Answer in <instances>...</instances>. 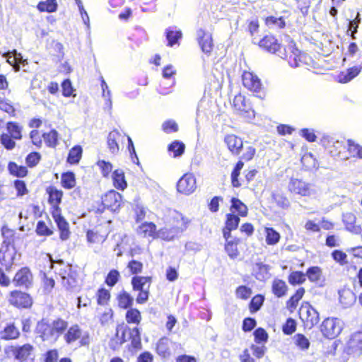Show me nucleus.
<instances>
[{
    "label": "nucleus",
    "mask_w": 362,
    "mask_h": 362,
    "mask_svg": "<svg viewBox=\"0 0 362 362\" xmlns=\"http://www.w3.org/2000/svg\"><path fill=\"white\" fill-rule=\"evenodd\" d=\"M7 132L0 134V144L8 151L16 147V140L20 141L23 138V127L16 122L9 121L6 124Z\"/></svg>",
    "instance_id": "nucleus-1"
},
{
    "label": "nucleus",
    "mask_w": 362,
    "mask_h": 362,
    "mask_svg": "<svg viewBox=\"0 0 362 362\" xmlns=\"http://www.w3.org/2000/svg\"><path fill=\"white\" fill-rule=\"evenodd\" d=\"M343 322L337 317H327L322 323L320 331L322 335L327 339L336 338L342 331Z\"/></svg>",
    "instance_id": "nucleus-2"
},
{
    "label": "nucleus",
    "mask_w": 362,
    "mask_h": 362,
    "mask_svg": "<svg viewBox=\"0 0 362 362\" xmlns=\"http://www.w3.org/2000/svg\"><path fill=\"white\" fill-rule=\"evenodd\" d=\"M258 45L264 50L276 54L281 58L286 56L285 48L278 42V40L273 35H265L258 42Z\"/></svg>",
    "instance_id": "nucleus-3"
},
{
    "label": "nucleus",
    "mask_w": 362,
    "mask_h": 362,
    "mask_svg": "<svg viewBox=\"0 0 362 362\" xmlns=\"http://www.w3.org/2000/svg\"><path fill=\"white\" fill-rule=\"evenodd\" d=\"M8 302L19 309H29L33 304V298L30 294L18 290L10 292Z\"/></svg>",
    "instance_id": "nucleus-4"
},
{
    "label": "nucleus",
    "mask_w": 362,
    "mask_h": 362,
    "mask_svg": "<svg viewBox=\"0 0 362 362\" xmlns=\"http://www.w3.org/2000/svg\"><path fill=\"white\" fill-rule=\"evenodd\" d=\"M34 347L30 344H25L21 346H8L4 348V353L7 356L11 354L15 360L23 362L28 359L33 351Z\"/></svg>",
    "instance_id": "nucleus-5"
},
{
    "label": "nucleus",
    "mask_w": 362,
    "mask_h": 362,
    "mask_svg": "<svg viewBox=\"0 0 362 362\" xmlns=\"http://www.w3.org/2000/svg\"><path fill=\"white\" fill-rule=\"evenodd\" d=\"M233 106L240 116L251 120L255 118V111L248 100L242 95H235L233 99Z\"/></svg>",
    "instance_id": "nucleus-6"
},
{
    "label": "nucleus",
    "mask_w": 362,
    "mask_h": 362,
    "mask_svg": "<svg viewBox=\"0 0 362 362\" xmlns=\"http://www.w3.org/2000/svg\"><path fill=\"white\" fill-rule=\"evenodd\" d=\"M177 190L179 193L189 195L197 189V182L192 173L184 174L177 182Z\"/></svg>",
    "instance_id": "nucleus-7"
},
{
    "label": "nucleus",
    "mask_w": 362,
    "mask_h": 362,
    "mask_svg": "<svg viewBox=\"0 0 362 362\" xmlns=\"http://www.w3.org/2000/svg\"><path fill=\"white\" fill-rule=\"evenodd\" d=\"M122 196L115 190H110L102 197V203L105 208L115 211L122 205Z\"/></svg>",
    "instance_id": "nucleus-8"
},
{
    "label": "nucleus",
    "mask_w": 362,
    "mask_h": 362,
    "mask_svg": "<svg viewBox=\"0 0 362 362\" xmlns=\"http://www.w3.org/2000/svg\"><path fill=\"white\" fill-rule=\"evenodd\" d=\"M300 318L306 323L310 328L317 325L320 321V315L317 310L310 304L303 305L300 309Z\"/></svg>",
    "instance_id": "nucleus-9"
},
{
    "label": "nucleus",
    "mask_w": 362,
    "mask_h": 362,
    "mask_svg": "<svg viewBox=\"0 0 362 362\" xmlns=\"http://www.w3.org/2000/svg\"><path fill=\"white\" fill-rule=\"evenodd\" d=\"M35 333L39 335L42 341H57L50 323L44 319L37 322L35 327Z\"/></svg>",
    "instance_id": "nucleus-10"
},
{
    "label": "nucleus",
    "mask_w": 362,
    "mask_h": 362,
    "mask_svg": "<svg viewBox=\"0 0 362 362\" xmlns=\"http://www.w3.org/2000/svg\"><path fill=\"white\" fill-rule=\"evenodd\" d=\"M33 274L28 267H23L14 276L13 283L16 286L28 288L32 284Z\"/></svg>",
    "instance_id": "nucleus-11"
},
{
    "label": "nucleus",
    "mask_w": 362,
    "mask_h": 362,
    "mask_svg": "<svg viewBox=\"0 0 362 362\" xmlns=\"http://www.w3.org/2000/svg\"><path fill=\"white\" fill-rule=\"evenodd\" d=\"M288 189L290 192L301 196L310 195V184L298 178H291Z\"/></svg>",
    "instance_id": "nucleus-12"
},
{
    "label": "nucleus",
    "mask_w": 362,
    "mask_h": 362,
    "mask_svg": "<svg viewBox=\"0 0 362 362\" xmlns=\"http://www.w3.org/2000/svg\"><path fill=\"white\" fill-rule=\"evenodd\" d=\"M197 40L202 51L206 54H210L214 47L211 34L199 29L197 31Z\"/></svg>",
    "instance_id": "nucleus-13"
},
{
    "label": "nucleus",
    "mask_w": 362,
    "mask_h": 362,
    "mask_svg": "<svg viewBox=\"0 0 362 362\" xmlns=\"http://www.w3.org/2000/svg\"><path fill=\"white\" fill-rule=\"evenodd\" d=\"M346 349L349 354H361L362 351V329L351 334L347 343Z\"/></svg>",
    "instance_id": "nucleus-14"
},
{
    "label": "nucleus",
    "mask_w": 362,
    "mask_h": 362,
    "mask_svg": "<svg viewBox=\"0 0 362 362\" xmlns=\"http://www.w3.org/2000/svg\"><path fill=\"white\" fill-rule=\"evenodd\" d=\"M305 278L308 277V280L316 284L319 287H322L325 285V278L322 275V270L318 266H312L307 269L305 273Z\"/></svg>",
    "instance_id": "nucleus-15"
},
{
    "label": "nucleus",
    "mask_w": 362,
    "mask_h": 362,
    "mask_svg": "<svg viewBox=\"0 0 362 362\" xmlns=\"http://www.w3.org/2000/svg\"><path fill=\"white\" fill-rule=\"evenodd\" d=\"M127 329H129V327L124 324L117 326L115 337L112 338L110 341L111 349H115L116 346L122 345L127 341L126 332Z\"/></svg>",
    "instance_id": "nucleus-16"
},
{
    "label": "nucleus",
    "mask_w": 362,
    "mask_h": 362,
    "mask_svg": "<svg viewBox=\"0 0 362 362\" xmlns=\"http://www.w3.org/2000/svg\"><path fill=\"white\" fill-rule=\"evenodd\" d=\"M339 302L345 308L352 306L356 301L355 293L348 288H344L339 291Z\"/></svg>",
    "instance_id": "nucleus-17"
},
{
    "label": "nucleus",
    "mask_w": 362,
    "mask_h": 362,
    "mask_svg": "<svg viewBox=\"0 0 362 362\" xmlns=\"http://www.w3.org/2000/svg\"><path fill=\"white\" fill-rule=\"evenodd\" d=\"M20 331L14 322L6 323L0 332V338L4 340H14L20 337Z\"/></svg>",
    "instance_id": "nucleus-18"
},
{
    "label": "nucleus",
    "mask_w": 362,
    "mask_h": 362,
    "mask_svg": "<svg viewBox=\"0 0 362 362\" xmlns=\"http://www.w3.org/2000/svg\"><path fill=\"white\" fill-rule=\"evenodd\" d=\"M225 143L230 151L234 155H239L243 148V143L240 137L234 134L227 135L225 137Z\"/></svg>",
    "instance_id": "nucleus-19"
},
{
    "label": "nucleus",
    "mask_w": 362,
    "mask_h": 362,
    "mask_svg": "<svg viewBox=\"0 0 362 362\" xmlns=\"http://www.w3.org/2000/svg\"><path fill=\"white\" fill-rule=\"evenodd\" d=\"M152 278L151 276H134L131 279L132 289L134 291H144L146 286L150 288Z\"/></svg>",
    "instance_id": "nucleus-20"
},
{
    "label": "nucleus",
    "mask_w": 362,
    "mask_h": 362,
    "mask_svg": "<svg viewBox=\"0 0 362 362\" xmlns=\"http://www.w3.org/2000/svg\"><path fill=\"white\" fill-rule=\"evenodd\" d=\"M112 180L113 185L117 189L124 191L127 187V182L123 170H115L112 174Z\"/></svg>",
    "instance_id": "nucleus-21"
},
{
    "label": "nucleus",
    "mask_w": 362,
    "mask_h": 362,
    "mask_svg": "<svg viewBox=\"0 0 362 362\" xmlns=\"http://www.w3.org/2000/svg\"><path fill=\"white\" fill-rule=\"evenodd\" d=\"M3 57L6 62L11 65L16 71L20 70V64L23 61V56L21 53L17 52L16 49L8 51L3 54Z\"/></svg>",
    "instance_id": "nucleus-22"
},
{
    "label": "nucleus",
    "mask_w": 362,
    "mask_h": 362,
    "mask_svg": "<svg viewBox=\"0 0 362 362\" xmlns=\"http://www.w3.org/2000/svg\"><path fill=\"white\" fill-rule=\"evenodd\" d=\"M81 336L82 329L78 325L75 324L67 328L66 332L64 334V339L67 344H71L81 339Z\"/></svg>",
    "instance_id": "nucleus-23"
},
{
    "label": "nucleus",
    "mask_w": 362,
    "mask_h": 362,
    "mask_svg": "<svg viewBox=\"0 0 362 362\" xmlns=\"http://www.w3.org/2000/svg\"><path fill=\"white\" fill-rule=\"evenodd\" d=\"M165 34L168 40L167 45L168 47H173L175 45H179V41L182 37V31L177 29L176 27H169L166 28Z\"/></svg>",
    "instance_id": "nucleus-24"
},
{
    "label": "nucleus",
    "mask_w": 362,
    "mask_h": 362,
    "mask_svg": "<svg viewBox=\"0 0 362 362\" xmlns=\"http://www.w3.org/2000/svg\"><path fill=\"white\" fill-rule=\"evenodd\" d=\"M271 267L262 262H257L253 268L255 276L258 281H265L270 277Z\"/></svg>",
    "instance_id": "nucleus-25"
},
{
    "label": "nucleus",
    "mask_w": 362,
    "mask_h": 362,
    "mask_svg": "<svg viewBox=\"0 0 362 362\" xmlns=\"http://www.w3.org/2000/svg\"><path fill=\"white\" fill-rule=\"evenodd\" d=\"M243 83L245 87L255 92H258L262 86L260 79L250 73L243 75Z\"/></svg>",
    "instance_id": "nucleus-26"
},
{
    "label": "nucleus",
    "mask_w": 362,
    "mask_h": 362,
    "mask_svg": "<svg viewBox=\"0 0 362 362\" xmlns=\"http://www.w3.org/2000/svg\"><path fill=\"white\" fill-rule=\"evenodd\" d=\"M180 233L179 227L163 228L158 230L156 233V238H160L163 240L170 241Z\"/></svg>",
    "instance_id": "nucleus-27"
},
{
    "label": "nucleus",
    "mask_w": 362,
    "mask_h": 362,
    "mask_svg": "<svg viewBox=\"0 0 362 362\" xmlns=\"http://www.w3.org/2000/svg\"><path fill=\"white\" fill-rule=\"evenodd\" d=\"M230 203V210L231 213H237L239 217H245L247 216V206L240 199L236 197H232Z\"/></svg>",
    "instance_id": "nucleus-28"
},
{
    "label": "nucleus",
    "mask_w": 362,
    "mask_h": 362,
    "mask_svg": "<svg viewBox=\"0 0 362 362\" xmlns=\"http://www.w3.org/2000/svg\"><path fill=\"white\" fill-rule=\"evenodd\" d=\"M288 289V286L284 280L277 278L273 280L272 291L276 297L279 298L284 297L286 295Z\"/></svg>",
    "instance_id": "nucleus-29"
},
{
    "label": "nucleus",
    "mask_w": 362,
    "mask_h": 362,
    "mask_svg": "<svg viewBox=\"0 0 362 362\" xmlns=\"http://www.w3.org/2000/svg\"><path fill=\"white\" fill-rule=\"evenodd\" d=\"M78 273L76 270L69 272V275L62 279L63 286L70 291H74L78 287Z\"/></svg>",
    "instance_id": "nucleus-30"
},
{
    "label": "nucleus",
    "mask_w": 362,
    "mask_h": 362,
    "mask_svg": "<svg viewBox=\"0 0 362 362\" xmlns=\"http://www.w3.org/2000/svg\"><path fill=\"white\" fill-rule=\"evenodd\" d=\"M48 194V203L51 206L59 205L62 202L63 192L54 186H49L46 189Z\"/></svg>",
    "instance_id": "nucleus-31"
},
{
    "label": "nucleus",
    "mask_w": 362,
    "mask_h": 362,
    "mask_svg": "<svg viewBox=\"0 0 362 362\" xmlns=\"http://www.w3.org/2000/svg\"><path fill=\"white\" fill-rule=\"evenodd\" d=\"M121 137L120 133L115 129L110 132L107 136V146L110 151L113 153H117L119 150L118 141Z\"/></svg>",
    "instance_id": "nucleus-32"
},
{
    "label": "nucleus",
    "mask_w": 362,
    "mask_h": 362,
    "mask_svg": "<svg viewBox=\"0 0 362 362\" xmlns=\"http://www.w3.org/2000/svg\"><path fill=\"white\" fill-rule=\"evenodd\" d=\"M361 69L362 66L360 65L349 68L346 69V72H341L340 74L339 82L345 83L351 81L360 74Z\"/></svg>",
    "instance_id": "nucleus-33"
},
{
    "label": "nucleus",
    "mask_w": 362,
    "mask_h": 362,
    "mask_svg": "<svg viewBox=\"0 0 362 362\" xmlns=\"http://www.w3.org/2000/svg\"><path fill=\"white\" fill-rule=\"evenodd\" d=\"M50 325L57 340L59 337L64 334V332L67 329L68 322L59 317L56 320H54L50 323Z\"/></svg>",
    "instance_id": "nucleus-34"
},
{
    "label": "nucleus",
    "mask_w": 362,
    "mask_h": 362,
    "mask_svg": "<svg viewBox=\"0 0 362 362\" xmlns=\"http://www.w3.org/2000/svg\"><path fill=\"white\" fill-rule=\"evenodd\" d=\"M305 293V290L303 287H300L298 288L295 293L292 295L289 299L286 302V308L291 311L293 312L298 306L299 301L302 299L304 294Z\"/></svg>",
    "instance_id": "nucleus-35"
},
{
    "label": "nucleus",
    "mask_w": 362,
    "mask_h": 362,
    "mask_svg": "<svg viewBox=\"0 0 362 362\" xmlns=\"http://www.w3.org/2000/svg\"><path fill=\"white\" fill-rule=\"evenodd\" d=\"M117 299L119 307L124 310L132 308L134 303V298L124 290L118 294Z\"/></svg>",
    "instance_id": "nucleus-36"
},
{
    "label": "nucleus",
    "mask_w": 362,
    "mask_h": 362,
    "mask_svg": "<svg viewBox=\"0 0 362 362\" xmlns=\"http://www.w3.org/2000/svg\"><path fill=\"white\" fill-rule=\"evenodd\" d=\"M156 352L164 359L170 356L169 339L167 337H162L158 340L156 345Z\"/></svg>",
    "instance_id": "nucleus-37"
},
{
    "label": "nucleus",
    "mask_w": 362,
    "mask_h": 362,
    "mask_svg": "<svg viewBox=\"0 0 362 362\" xmlns=\"http://www.w3.org/2000/svg\"><path fill=\"white\" fill-rule=\"evenodd\" d=\"M83 153V148L79 145L72 147L68 153L66 162L71 165H76L79 163Z\"/></svg>",
    "instance_id": "nucleus-38"
},
{
    "label": "nucleus",
    "mask_w": 362,
    "mask_h": 362,
    "mask_svg": "<svg viewBox=\"0 0 362 362\" xmlns=\"http://www.w3.org/2000/svg\"><path fill=\"white\" fill-rule=\"evenodd\" d=\"M272 200L276 204L277 206L284 210H287L291 206V203L287 197L282 192H274L272 194Z\"/></svg>",
    "instance_id": "nucleus-39"
},
{
    "label": "nucleus",
    "mask_w": 362,
    "mask_h": 362,
    "mask_svg": "<svg viewBox=\"0 0 362 362\" xmlns=\"http://www.w3.org/2000/svg\"><path fill=\"white\" fill-rule=\"evenodd\" d=\"M8 170L9 173L18 177H24L28 174V169L23 165H18L13 161H10L8 164Z\"/></svg>",
    "instance_id": "nucleus-40"
},
{
    "label": "nucleus",
    "mask_w": 362,
    "mask_h": 362,
    "mask_svg": "<svg viewBox=\"0 0 362 362\" xmlns=\"http://www.w3.org/2000/svg\"><path fill=\"white\" fill-rule=\"evenodd\" d=\"M62 186L67 189H72L76 185L75 174L72 171L63 173L61 175Z\"/></svg>",
    "instance_id": "nucleus-41"
},
{
    "label": "nucleus",
    "mask_w": 362,
    "mask_h": 362,
    "mask_svg": "<svg viewBox=\"0 0 362 362\" xmlns=\"http://www.w3.org/2000/svg\"><path fill=\"white\" fill-rule=\"evenodd\" d=\"M138 233L144 236L156 238V226L153 222L143 223L138 228Z\"/></svg>",
    "instance_id": "nucleus-42"
},
{
    "label": "nucleus",
    "mask_w": 362,
    "mask_h": 362,
    "mask_svg": "<svg viewBox=\"0 0 362 362\" xmlns=\"http://www.w3.org/2000/svg\"><path fill=\"white\" fill-rule=\"evenodd\" d=\"M42 138L48 147L55 148L58 145L59 134L57 130L52 129L47 133H43Z\"/></svg>",
    "instance_id": "nucleus-43"
},
{
    "label": "nucleus",
    "mask_w": 362,
    "mask_h": 362,
    "mask_svg": "<svg viewBox=\"0 0 362 362\" xmlns=\"http://www.w3.org/2000/svg\"><path fill=\"white\" fill-rule=\"evenodd\" d=\"M58 4L56 0L41 1L37 5V8L40 12L52 13L57 10Z\"/></svg>",
    "instance_id": "nucleus-44"
},
{
    "label": "nucleus",
    "mask_w": 362,
    "mask_h": 362,
    "mask_svg": "<svg viewBox=\"0 0 362 362\" xmlns=\"http://www.w3.org/2000/svg\"><path fill=\"white\" fill-rule=\"evenodd\" d=\"M305 281V274L302 271L291 272L288 276V281L291 286L301 285Z\"/></svg>",
    "instance_id": "nucleus-45"
},
{
    "label": "nucleus",
    "mask_w": 362,
    "mask_h": 362,
    "mask_svg": "<svg viewBox=\"0 0 362 362\" xmlns=\"http://www.w3.org/2000/svg\"><path fill=\"white\" fill-rule=\"evenodd\" d=\"M351 17L353 19L349 20L347 35H350L352 39H355L354 35L357 33L361 23V15L358 12H356L355 16H351Z\"/></svg>",
    "instance_id": "nucleus-46"
},
{
    "label": "nucleus",
    "mask_w": 362,
    "mask_h": 362,
    "mask_svg": "<svg viewBox=\"0 0 362 362\" xmlns=\"http://www.w3.org/2000/svg\"><path fill=\"white\" fill-rule=\"evenodd\" d=\"M56 225L59 232V238L62 241L68 240L69 238L71 232L69 230V224L67 221L66 219L61 220L56 222Z\"/></svg>",
    "instance_id": "nucleus-47"
},
{
    "label": "nucleus",
    "mask_w": 362,
    "mask_h": 362,
    "mask_svg": "<svg viewBox=\"0 0 362 362\" xmlns=\"http://www.w3.org/2000/svg\"><path fill=\"white\" fill-rule=\"evenodd\" d=\"M185 149V146L183 142L179 140H175L170 143L168 146V151L173 153V157L177 158L181 156Z\"/></svg>",
    "instance_id": "nucleus-48"
},
{
    "label": "nucleus",
    "mask_w": 362,
    "mask_h": 362,
    "mask_svg": "<svg viewBox=\"0 0 362 362\" xmlns=\"http://www.w3.org/2000/svg\"><path fill=\"white\" fill-rule=\"evenodd\" d=\"M239 243V239L235 238L233 240H230V241H228V243H226L225 245V250L228 255L231 259H235L238 257L239 255L238 250V244Z\"/></svg>",
    "instance_id": "nucleus-49"
},
{
    "label": "nucleus",
    "mask_w": 362,
    "mask_h": 362,
    "mask_svg": "<svg viewBox=\"0 0 362 362\" xmlns=\"http://www.w3.org/2000/svg\"><path fill=\"white\" fill-rule=\"evenodd\" d=\"M264 296L262 294L255 295L249 303V310L251 313H255L259 311L264 302Z\"/></svg>",
    "instance_id": "nucleus-50"
},
{
    "label": "nucleus",
    "mask_w": 362,
    "mask_h": 362,
    "mask_svg": "<svg viewBox=\"0 0 362 362\" xmlns=\"http://www.w3.org/2000/svg\"><path fill=\"white\" fill-rule=\"evenodd\" d=\"M240 218L238 215L233 213H228L226 215L225 228L230 230H235L238 228Z\"/></svg>",
    "instance_id": "nucleus-51"
},
{
    "label": "nucleus",
    "mask_w": 362,
    "mask_h": 362,
    "mask_svg": "<svg viewBox=\"0 0 362 362\" xmlns=\"http://www.w3.org/2000/svg\"><path fill=\"white\" fill-rule=\"evenodd\" d=\"M348 151L354 158L362 159V146L352 139L347 140Z\"/></svg>",
    "instance_id": "nucleus-52"
},
{
    "label": "nucleus",
    "mask_w": 362,
    "mask_h": 362,
    "mask_svg": "<svg viewBox=\"0 0 362 362\" xmlns=\"http://www.w3.org/2000/svg\"><path fill=\"white\" fill-rule=\"evenodd\" d=\"M266 243L269 245L277 244L280 240V234L273 228H266Z\"/></svg>",
    "instance_id": "nucleus-53"
},
{
    "label": "nucleus",
    "mask_w": 362,
    "mask_h": 362,
    "mask_svg": "<svg viewBox=\"0 0 362 362\" xmlns=\"http://www.w3.org/2000/svg\"><path fill=\"white\" fill-rule=\"evenodd\" d=\"M265 23L270 28H284L286 26V22L282 16H269L265 19Z\"/></svg>",
    "instance_id": "nucleus-54"
},
{
    "label": "nucleus",
    "mask_w": 362,
    "mask_h": 362,
    "mask_svg": "<svg viewBox=\"0 0 362 362\" xmlns=\"http://www.w3.org/2000/svg\"><path fill=\"white\" fill-rule=\"evenodd\" d=\"M293 341L295 344L302 351L308 350L310 345L309 339L303 334L298 333L295 334Z\"/></svg>",
    "instance_id": "nucleus-55"
},
{
    "label": "nucleus",
    "mask_w": 362,
    "mask_h": 362,
    "mask_svg": "<svg viewBox=\"0 0 362 362\" xmlns=\"http://www.w3.org/2000/svg\"><path fill=\"white\" fill-rule=\"evenodd\" d=\"M125 317L128 323L139 324L141 320V313L137 308L127 309Z\"/></svg>",
    "instance_id": "nucleus-56"
},
{
    "label": "nucleus",
    "mask_w": 362,
    "mask_h": 362,
    "mask_svg": "<svg viewBox=\"0 0 362 362\" xmlns=\"http://www.w3.org/2000/svg\"><path fill=\"white\" fill-rule=\"evenodd\" d=\"M110 299V292L105 288H100L97 291V303L100 305H107Z\"/></svg>",
    "instance_id": "nucleus-57"
},
{
    "label": "nucleus",
    "mask_w": 362,
    "mask_h": 362,
    "mask_svg": "<svg viewBox=\"0 0 362 362\" xmlns=\"http://www.w3.org/2000/svg\"><path fill=\"white\" fill-rule=\"evenodd\" d=\"M296 321L292 317H288L282 326V332L285 335H291L296 332Z\"/></svg>",
    "instance_id": "nucleus-58"
},
{
    "label": "nucleus",
    "mask_w": 362,
    "mask_h": 362,
    "mask_svg": "<svg viewBox=\"0 0 362 362\" xmlns=\"http://www.w3.org/2000/svg\"><path fill=\"white\" fill-rule=\"evenodd\" d=\"M254 340L257 344H265L268 341V334L262 327H258L253 332Z\"/></svg>",
    "instance_id": "nucleus-59"
},
{
    "label": "nucleus",
    "mask_w": 362,
    "mask_h": 362,
    "mask_svg": "<svg viewBox=\"0 0 362 362\" xmlns=\"http://www.w3.org/2000/svg\"><path fill=\"white\" fill-rule=\"evenodd\" d=\"M120 274L117 269H111L105 278V283L110 287H113L119 280Z\"/></svg>",
    "instance_id": "nucleus-60"
},
{
    "label": "nucleus",
    "mask_w": 362,
    "mask_h": 362,
    "mask_svg": "<svg viewBox=\"0 0 362 362\" xmlns=\"http://www.w3.org/2000/svg\"><path fill=\"white\" fill-rule=\"evenodd\" d=\"M35 232L39 236H49L53 233V230L46 225L44 221H39L37 223Z\"/></svg>",
    "instance_id": "nucleus-61"
},
{
    "label": "nucleus",
    "mask_w": 362,
    "mask_h": 362,
    "mask_svg": "<svg viewBox=\"0 0 362 362\" xmlns=\"http://www.w3.org/2000/svg\"><path fill=\"white\" fill-rule=\"evenodd\" d=\"M332 259L340 265H345L348 263L347 255L341 250H334L332 252Z\"/></svg>",
    "instance_id": "nucleus-62"
},
{
    "label": "nucleus",
    "mask_w": 362,
    "mask_h": 362,
    "mask_svg": "<svg viewBox=\"0 0 362 362\" xmlns=\"http://www.w3.org/2000/svg\"><path fill=\"white\" fill-rule=\"evenodd\" d=\"M41 159V155L39 152L33 151L28 154L25 158V163L30 168L35 167Z\"/></svg>",
    "instance_id": "nucleus-63"
},
{
    "label": "nucleus",
    "mask_w": 362,
    "mask_h": 362,
    "mask_svg": "<svg viewBox=\"0 0 362 362\" xmlns=\"http://www.w3.org/2000/svg\"><path fill=\"white\" fill-rule=\"evenodd\" d=\"M252 293V289L245 285L239 286L235 290L236 296L243 300L248 299Z\"/></svg>",
    "instance_id": "nucleus-64"
}]
</instances>
